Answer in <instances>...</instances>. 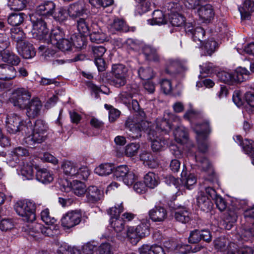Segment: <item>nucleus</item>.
<instances>
[{"label": "nucleus", "instance_id": "obj_9", "mask_svg": "<svg viewBox=\"0 0 254 254\" xmlns=\"http://www.w3.org/2000/svg\"><path fill=\"white\" fill-rule=\"evenodd\" d=\"M82 218L81 210L69 211L63 215L61 219V225L64 229H69L78 225Z\"/></svg>", "mask_w": 254, "mask_h": 254}, {"label": "nucleus", "instance_id": "obj_36", "mask_svg": "<svg viewBox=\"0 0 254 254\" xmlns=\"http://www.w3.org/2000/svg\"><path fill=\"white\" fill-rule=\"evenodd\" d=\"M144 183L146 187L154 189L159 184V177L154 173L149 172L144 176Z\"/></svg>", "mask_w": 254, "mask_h": 254}, {"label": "nucleus", "instance_id": "obj_59", "mask_svg": "<svg viewBox=\"0 0 254 254\" xmlns=\"http://www.w3.org/2000/svg\"><path fill=\"white\" fill-rule=\"evenodd\" d=\"M111 83L116 87H120L127 83V76L113 75Z\"/></svg>", "mask_w": 254, "mask_h": 254}, {"label": "nucleus", "instance_id": "obj_3", "mask_svg": "<svg viewBox=\"0 0 254 254\" xmlns=\"http://www.w3.org/2000/svg\"><path fill=\"white\" fill-rule=\"evenodd\" d=\"M61 168L63 173L71 178L86 180L90 174L88 168L84 166H80L77 163L65 161L63 162Z\"/></svg>", "mask_w": 254, "mask_h": 254}, {"label": "nucleus", "instance_id": "obj_20", "mask_svg": "<svg viewBox=\"0 0 254 254\" xmlns=\"http://www.w3.org/2000/svg\"><path fill=\"white\" fill-rule=\"evenodd\" d=\"M90 38L92 42L101 43L107 40L105 33L103 32L96 23H92L90 31Z\"/></svg>", "mask_w": 254, "mask_h": 254}, {"label": "nucleus", "instance_id": "obj_14", "mask_svg": "<svg viewBox=\"0 0 254 254\" xmlns=\"http://www.w3.org/2000/svg\"><path fill=\"white\" fill-rule=\"evenodd\" d=\"M155 131L150 130L148 132V136L152 141L151 148L153 151L158 152L164 150L165 146L167 144L166 140L161 136H158L156 133L154 134Z\"/></svg>", "mask_w": 254, "mask_h": 254}, {"label": "nucleus", "instance_id": "obj_46", "mask_svg": "<svg viewBox=\"0 0 254 254\" xmlns=\"http://www.w3.org/2000/svg\"><path fill=\"white\" fill-rule=\"evenodd\" d=\"M205 31L200 27H197L194 28V31L191 35L193 41L195 42H199V47H201L202 44V40L205 35Z\"/></svg>", "mask_w": 254, "mask_h": 254}, {"label": "nucleus", "instance_id": "obj_38", "mask_svg": "<svg viewBox=\"0 0 254 254\" xmlns=\"http://www.w3.org/2000/svg\"><path fill=\"white\" fill-rule=\"evenodd\" d=\"M26 17V15L22 12L11 13L8 17V23L12 26L21 24Z\"/></svg>", "mask_w": 254, "mask_h": 254}, {"label": "nucleus", "instance_id": "obj_22", "mask_svg": "<svg viewBox=\"0 0 254 254\" xmlns=\"http://www.w3.org/2000/svg\"><path fill=\"white\" fill-rule=\"evenodd\" d=\"M197 205L203 211L208 212L213 208V203L203 192H200L196 198Z\"/></svg>", "mask_w": 254, "mask_h": 254}, {"label": "nucleus", "instance_id": "obj_28", "mask_svg": "<svg viewBox=\"0 0 254 254\" xmlns=\"http://www.w3.org/2000/svg\"><path fill=\"white\" fill-rule=\"evenodd\" d=\"M181 181L182 185L188 190H191V187L196 183V178L194 174L188 175L187 171L183 169L181 173Z\"/></svg>", "mask_w": 254, "mask_h": 254}, {"label": "nucleus", "instance_id": "obj_29", "mask_svg": "<svg viewBox=\"0 0 254 254\" xmlns=\"http://www.w3.org/2000/svg\"><path fill=\"white\" fill-rule=\"evenodd\" d=\"M91 20L89 18H80L77 21V28L78 32L83 36L88 35L91 30L90 26Z\"/></svg>", "mask_w": 254, "mask_h": 254}, {"label": "nucleus", "instance_id": "obj_11", "mask_svg": "<svg viewBox=\"0 0 254 254\" xmlns=\"http://www.w3.org/2000/svg\"><path fill=\"white\" fill-rule=\"evenodd\" d=\"M23 230L29 235L34 237L36 234L41 233L45 236H48L51 232V230L45 227L42 224L34 223L26 225L23 227Z\"/></svg>", "mask_w": 254, "mask_h": 254}, {"label": "nucleus", "instance_id": "obj_44", "mask_svg": "<svg viewBox=\"0 0 254 254\" xmlns=\"http://www.w3.org/2000/svg\"><path fill=\"white\" fill-rule=\"evenodd\" d=\"M242 146L245 153L251 158H254V141L251 139H245L243 141Z\"/></svg>", "mask_w": 254, "mask_h": 254}, {"label": "nucleus", "instance_id": "obj_48", "mask_svg": "<svg viewBox=\"0 0 254 254\" xmlns=\"http://www.w3.org/2000/svg\"><path fill=\"white\" fill-rule=\"evenodd\" d=\"M185 17L178 13L170 15V22L173 26L180 27L185 24Z\"/></svg>", "mask_w": 254, "mask_h": 254}, {"label": "nucleus", "instance_id": "obj_54", "mask_svg": "<svg viewBox=\"0 0 254 254\" xmlns=\"http://www.w3.org/2000/svg\"><path fill=\"white\" fill-rule=\"evenodd\" d=\"M138 74L142 80H148L152 78L154 75L152 69L149 67H140L138 70Z\"/></svg>", "mask_w": 254, "mask_h": 254}, {"label": "nucleus", "instance_id": "obj_15", "mask_svg": "<svg viewBox=\"0 0 254 254\" xmlns=\"http://www.w3.org/2000/svg\"><path fill=\"white\" fill-rule=\"evenodd\" d=\"M86 11L85 3L79 1L70 4L67 9L69 16L72 19L83 16Z\"/></svg>", "mask_w": 254, "mask_h": 254}, {"label": "nucleus", "instance_id": "obj_45", "mask_svg": "<svg viewBox=\"0 0 254 254\" xmlns=\"http://www.w3.org/2000/svg\"><path fill=\"white\" fill-rule=\"evenodd\" d=\"M214 245L216 249L220 251H225L229 249V243L228 240L224 237H220L214 241Z\"/></svg>", "mask_w": 254, "mask_h": 254}, {"label": "nucleus", "instance_id": "obj_16", "mask_svg": "<svg viewBox=\"0 0 254 254\" xmlns=\"http://www.w3.org/2000/svg\"><path fill=\"white\" fill-rule=\"evenodd\" d=\"M86 201L95 203L100 200L103 196V191L97 187L89 186L86 190Z\"/></svg>", "mask_w": 254, "mask_h": 254}, {"label": "nucleus", "instance_id": "obj_56", "mask_svg": "<svg viewBox=\"0 0 254 254\" xmlns=\"http://www.w3.org/2000/svg\"><path fill=\"white\" fill-rule=\"evenodd\" d=\"M124 207L122 203L116 204L114 207H111L108 211V214L111 216V220L120 218L119 216L121 212L123 211Z\"/></svg>", "mask_w": 254, "mask_h": 254}, {"label": "nucleus", "instance_id": "obj_52", "mask_svg": "<svg viewBox=\"0 0 254 254\" xmlns=\"http://www.w3.org/2000/svg\"><path fill=\"white\" fill-rule=\"evenodd\" d=\"M73 44L75 45L72 41V38L70 40L64 38L62 41H60L58 44L56 45L55 46L61 51L65 52L70 51Z\"/></svg>", "mask_w": 254, "mask_h": 254}, {"label": "nucleus", "instance_id": "obj_12", "mask_svg": "<svg viewBox=\"0 0 254 254\" xmlns=\"http://www.w3.org/2000/svg\"><path fill=\"white\" fill-rule=\"evenodd\" d=\"M42 107L41 101L38 98H33L28 103H27L26 107V115L30 118H34L38 116Z\"/></svg>", "mask_w": 254, "mask_h": 254}, {"label": "nucleus", "instance_id": "obj_40", "mask_svg": "<svg viewBox=\"0 0 254 254\" xmlns=\"http://www.w3.org/2000/svg\"><path fill=\"white\" fill-rule=\"evenodd\" d=\"M200 153L202 152L198 150V152L195 154L194 158L198 163L199 167L201 168L202 170L206 171L210 168V164L207 159L203 155H199ZM204 152H203V153Z\"/></svg>", "mask_w": 254, "mask_h": 254}, {"label": "nucleus", "instance_id": "obj_21", "mask_svg": "<svg viewBox=\"0 0 254 254\" xmlns=\"http://www.w3.org/2000/svg\"><path fill=\"white\" fill-rule=\"evenodd\" d=\"M191 213L189 209L184 206H179L174 212L175 219L182 223H188L191 219Z\"/></svg>", "mask_w": 254, "mask_h": 254}, {"label": "nucleus", "instance_id": "obj_50", "mask_svg": "<svg viewBox=\"0 0 254 254\" xmlns=\"http://www.w3.org/2000/svg\"><path fill=\"white\" fill-rule=\"evenodd\" d=\"M21 175L23 180H31L34 176L33 167L29 164H24L20 170Z\"/></svg>", "mask_w": 254, "mask_h": 254}, {"label": "nucleus", "instance_id": "obj_6", "mask_svg": "<svg viewBox=\"0 0 254 254\" xmlns=\"http://www.w3.org/2000/svg\"><path fill=\"white\" fill-rule=\"evenodd\" d=\"M30 19L33 24L31 32L33 37L44 41L45 38L48 36L49 32L46 23L42 17H37L35 14H30Z\"/></svg>", "mask_w": 254, "mask_h": 254}, {"label": "nucleus", "instance_id": "obj_53", "mask_svg": "<svg viewBox=\"0 0 254 254\" xmlns=\"http://www.w3.org/2000/svg\"><path fill=\"white\" fill-rule=\"evenodd\" d=\"M72 189L73 193L78 196H81L86 193V186L84 183L80 181L74 182Z\"/></svg>", "mask_w": 254, "mask_h": 254}, {"label": "nucleus", "instance_id": "obj_47", "mask_svg": "<svg viewBox=\"0 0 254 254\" xmlns=\"http://www.w3.org/2000/svg\"><path fill=\"white\" fill-rule=\"evenodd\" d=\"M26 0H8L7 5L11 9L14 10H22L26 6Z\"/></svg>", "mask_w": 254, "mask_h": 254}, {"label": "nucleus", "instance_id": "obj_34", "mask_svg": "<svg viewBox=\"0 0 254 254\" xmlns=\"http://www.w3.org/2000/svg\"><path fill=\"white\" fill-rule=\"evenodd\" d=\"M140 158L143 162L144 165L147 166L149 168H155L158 165L157 160L149 152H142L140 155Z\"/></svg>", "mask_w": 254, "mask_h": 254}, {"label": "nucleus", "instance_id": "obj_19", "mask_svg": "<svg viewBox=\"0 0 254 254\" xmlns=\"http://www.w3.org/2000/svg\"><path fill=\"white\" fill-rule=\"evenodd\" d=\"M18 53L25 59H31L35 56L36 52L33 45L26 41L16 47Z\"/></svg>", "mask_w": 254, "mask_h": 254}, {"label": "nucleus", "instance_id": "obj_32", "mask_svg": "<svg viewBox=\"0 0 254 254\" xmlns=\"http://www.w3.org/2000/svg\"><path fill=\"white\" fill-rule=\"evenodd\" d=\"M235 83H238L247 80L250 74L249 71L245 67H239L233 71Z\"/></svg>", "mask_w": 254, "mask_h": 254}, {"label": "nucleus", "instance_id": "obj_55", "mask_svg": "<svg viewBox=\"0 0 254 254\" xmlns=\"http://www.w3.org/2000/svg\"><path fill=\"white\" fill-rule=\"evenodd\" d=\"M41 220L47 225H52L56 222V219L50 215L48 208L43 210L40 214Z\"/></svg>", "mask_w": 254, "mask_h": 254}, {"label": "nucleus", "instance_id": "obj_31", "mask_svg": "<svg viewBox=\"0 0 254 254\" xmlns=\"http://www.w3.org/2000/svg\"><path fill=\"white\" fill-rule=\"evenodd\" d=\"M36 177L38 181L43 184H47L53 180V174L46 169H39L37 170Z\"/></svg>", "mask_w": 254, "mask_h": 254}, {"label": "nucleus", "instance_id": "obj_7", "mask_svg": "<svg viewBox=\"0 0 254 254\" xmlns=\"http://www.w3.org/2000/svg\"><path fill=\"white\" fill-rule=\"evenodd\" d=\"M31 97V93L28 90L24 88H18L13 91L9 101L14 106L19 109H24Z\"/></svg>", "mask_w": 254, "mask_h": 254}, {"label": "nucleus", "instance_id": "obj_2", "mask_svg": "<svg viewBox=\"0 0 254 254\" xmlns=\"http://www.w3.org/2000/svg\"><path fill=\"white\" fill-rule=\"evenodd\" d=\"M192 128L196 134L198 149L200 151L206 152L208 149L207 138L211 132L210 122L205 120L201 123L196 124Z\"/></svg>", "mask_w": 254, "mask_h": 254}, {"label": "nucleus", "instance_id": "obj_61", "mask_svg": "<svg viewBox=\"0 0 254 254\" xmlns=\"http://www.w3.org/2000/svg\"><path fill=\"white\" fill-rule=\"evenodd\" d=\"M125 23L123 20L115 19L113 23L110 24V30L112 33H115L117 31L124 30Z\"/></svg>", "mask_w": 254, "mask_h": 254}, {"label": "nucleus", "instance_id": "obj_35", "mask_svg": "<svg viewBox=\"0 0 254 254\" xmlns=\"http://www.w3.org/2000/svg\"><path fill=\"white\" fill-rule=\"evenodd\" d=\"M199 17L203 20H208L213 17L214 12L212 6L210 4L202 6L197 10Z\"/></svg>", "mask_w": 254, "mask_h": 254}, {"label": "nucleus", "instance_id": "obj_17", "mask_svg": "<svg viewBox=\"0 0 254 254\" xmlns=\"http://www.w3.org/2000/svg\"><path fill=\"white\" fill-rule=\"evenodd\" d=\"M150 219L153 222H163L167 217V211L165 208L161 206H155L148 212Z\"/></svg>", "mask_w": 254, "mask_h": 254}, {"label": "nucleus", "instance_id": "obj_57", "mask_svg": "<svg viewBox=\"0 0 254 254\" xmlns=\"http://www.w3.org/2000/svg\"><path fill=\"white\" fill-rule=\"evenodd\" d=\"M137 234V232L133 227H129L126 234V236L133 245H136L141 239Z\"/></svg>", "mask_w": 254, "mask_h": 254}, {"label": "nucleus", "instance_id": "obj_60", "mask_svg": "<svg viewBox=\"0 0 254 254\" xmlns=\"http://www.w3.org/2000/svg\"><path fill=\"white\" fill-rule=\"evenodd\" d=\"M32 128L40 131L42 132L48 133L49 127L47 124L42 120H37L33 125H32Z\"/></svg>", "mask_w": 254, "mask_h": 254}, {"label": "nucleus", "instance_id": "obj_51", "mask_svg": "<svg viewBox=\"0 0 254 254\" xmlns=\"http://www.w3.org/2000/svg\"><path fill=\"white\" fill-rule=\"evenodd\" d=\"M68 11L64 8L61 7L57 9V11L54 12L52 15L54 18L59 22H63L67 18Z\"/></svg>", "mask_w": 254, "mask_h": 254}, {"label": "nucleus", "instance_id": "obj_5", "mask_svg": "<svg viewBox=\"0 0 254 254\" xmlns=\"http://www.w3.org/2000/svg\"><path fill=\"white\" fill-rule=\"evenodd\" d=\"M22 133L26 136L25 141L28 145H34L36 143L43 142L46 139L48 134L32 128V124L30 121L23 127Z\"/></svg>", "mask_w": 254, "mask_h": 254}, {"label": "nucleus", "instance_id": "obj_37", "mask_svg": "<svg viewBox=\"0 0 254 254\" xmlns=\"http://www.w3.org/2000/svg\"><path fill=\"white\" fill-rule=\"evenodd\" d=\"M114 166L111 163H105L100 165L95 169V173L101 176H106L112 173Z\"/></svg>", "mask_w": 254, "mask_h": 254}, {"label": "nucleus", "instance_id": "obj_58", "mask_svg": "<svg viewBox=\"0 0 254 254\" xmlns=\"http://www.w3.org/2000/svg\"><path fill=\"white\" fill-rule=\"evenodd\" d=\"M202 117V114L199 111L191 109L188 111L184 115V119L188 120L190 121V123L192 124V122L193 120L199 119ZM192 127L193 126L191 124Z\"/></svg>", "mask_w": 254, "mask_h": 254}, {"label": "nucleus", "instance_id": "obj_64", "mask_svg": "<svg viewBox=\"0 0 254 254\" xmlns=\"http://www.w3.org/2000/svg\"><path fill=\"white\" fill-rule=\"evenodd\" d=\"M112 75H119L127 76V69L122 64H114L112 69Z\"/></svg>", "mask_w": 254, "mask_h": 254}, {"label": "nucleus", "instance_id": "obj_39", "mask_svg": "<svg viewBox=\"0 0 254 254\" xmlns=\"http://www.w3.org/2000/svg\"><path fill=\"white\" fill-rule=\"evenodd\" d=\"M240 237L244 241H248L254 237V222L251 226H245L242 229Z\"/></svg>", "mask_w": 254, "mask_h": 254}, {"label": "nucleus", "instance_id": "obj_10", "mask_svg": "<svg viewBox=\"0 0 254 254\" xmlns=\"http://www.w3.org/2000/svg\"><path fill=\"white\" fill-rule=\"evenodd\" d=\"M5 126L7 132L10 134H14L18 131L22 132V128L25 126L23 125L18 116L11 113L6 116Z\"/></svg>", "mask_w": 254, "mask_h": 254}, {"label": "nucleus", "instance_id": "obj_18", "mask_svg": "<svg viewBox=\"0 0 254 254\" xmlns=\"http://www.w3.org/2000/svg\"><path fill=\"white\" fill-rule=\"evenodd\" d=\"M64 33L62 28L60 27H56L52 30L51 32L48 36L45 38L44 42L50 44L53 46L58 44L60 41H62L64 39Z\"/></svg>", "mask_w": 254, "mask_h": 254}, {"label": "nucleus", "instance_id": "obj_33", "mask_svg": "<svg viewBox=\"0 0 254 254\" xmlns=\"http://www.w3.org/2000/svg\"><path fill=\"white\" fill-rule=\"evenodd\" d=\"M11 38L16 42V47L26 41L25 34L19 27H13L10 29Z\"/></svg>", "mask_w": 254, "mask_h": 254}, {"label": "nucleus", "instance_id": "obj_8", "mask_svg": "<svg viewBox=\"0 0 254 254\" xmlns=\"http://www.w3.org/2000/svg\"><path fill=\"white\" fill-rule=\"evenodd\" d=\"M180 120L179 117L176 115L169 112H166L163 118L157 119L156 131H154L161 133L162 134H167L170 131L172 127L170 122H179ZM156 133L157 134V132Z\"/></svg>", "mask_w": 254, "mask_h": 254}, {"label": "nucleus", "instance_id": "obj_26", "mask_svg": "<svg viewBox=\"0 0 254 254\" xmlns=\"http://www.w3.org/2000/svg\"><path fill=\"white\" fill-rule=\"evenodd\" d=\"M1 59L3 62L7 63L13 65H17L20 63L19 58L9 50L5 49L0 50Z\"/></svg>", "mask_w": 254, "mask_h": 254}, {"label": "nucleus", "instance_id": "obj_63", "mask_svg": "<svg viewBox=\"0 0 254 254\" xmlns=\"http://www.w3.org/2000/svg\"><path fill=\"white\" fill-rule=\"evenodd\" d=\"M129 170L128 167L126 165H121L117 167L114 172L115 176L119 178L120 180H122L123 178L125 177L126 175L130 172Z\"/></svg>", "mask_w": 254, "mask_h": 254}, {"label": "nucleus", "instance_id": "obj_42", "mask_svg": "<svg viewBox=\"0 0 254 254\" xmlns=\"http://www.w3.org/2000/svg\"><path fill=\"white\" fill-rule=\"evenodd\" d=\"M152 19L150 24L151 25H162L166 23V19L165 18L163 12L159 10H155L152 14Z\"/></svg>", "mask_w": 254, "mask_h": 254}, {"label": "nucleus", "instance_id": "obj_41", "mask_svg": "<svg viewBox=\"0 0 254 254\" xmlns=\"http://www.w3.org/2000/svg\"><path fill=\"white\" fill-rule=\"evenodd\" d=\"M233 72H227L221 71L219 72L217 75L218 79L222 82L229 85L235 84Z\"/></svg>", "mask_w": 254, "mask_h": 254}, {"label": "nucleus", "instance_id": "obj_43", "mask_svg": "<svg viewBox=\"0 0 254 254\" xmlns=\"http://www.w3.org/2000/svg\"><path fill=\"white\" fill-rule=\"evenodd\" d=\"M28 151L22 147H18L14 148L10 154L11 160L15 163H17L19 161V157H22L28 154Z\"/></svg>", "mask_w": 254, "mask_h": 254}, {"label": "nucleus", "instance_id": "obj_27", "mask_svg": "<svg viewBox=\"0 0 254 254\" xmlns=\"http://www.w3.org/2000/svg\"><path fill=\"white\" fill-rule=\"evenodd\" d=\"M138 251L140 254H165L162 247L157 245H143Z\"/></svg>", "mask_w": 254, "mask_h": 254}, {"label": "nucleus", "instance_id": "obj_4", "mask_svg": "<svg viewBox=\"0 0 254 254\" xmlns=\"http://www.w3.org/2000/svg\"><path fill=\"white\" fill-rule=\"evenodd\" d=\"M35 203L31 200L18 201L15 206V210L24 221L33 222L36 219Z\"/></svg>", "mask_w": 254, "mask_h": 254}, {"label": "nucleus", "instance_id": "obj_13", "mask_svg": "<svg viewBox=\"0 0 254 254\" xmlns=\"http://www.w3.org/2000/svg\"><path fill=\"white\" fill-rule=\"evenodd\" d=\"M55 8L56 4L53 1H45L36 7L35 14L49 17L53 15Z\"/></svg>", "mask_w": 254, "mask_h": 254}, {"label": "nucleus", "instance_id": "obj_1", "mask_svg": "<svg viewBox=\"0 0 254 254\" xmlns=\"http://www.w3.org/2000/svg\"><path fill=\"white\" fill-rule=\"evenodd\" d=\"M132 108L135 112L133 117H129L126 122V127L128 130V136L137 139L141 136V132L149 127V123L144 120L145 114L140 109L136 100H132Z\"/></svg>", "mask_w": 254, "mask_h": 254}, {"label": "nucleus", "instance_id": "obj_23", "mask_svg": "<svg viewBox=\"0 0 254 254\" xmlns=\"http://www.w3.org/2000/svg\"><path fill=\"white\" fill-rule=\"evenodd\" d=\"M186 61L179 60H170L168 61L165 72L168 74L178 72L180 69H185Z\"/></svg>", "mask_w": 254, "mask_h": 254}, {"label": "nucleus", "instance_id": "obj_25", "mask_svg": "<svg viewBox=\"0 0 254 254\" xmlns=\"http://www.w3.org/2000/svg\"><path fill=\"white\" fill-rule=\"evenodd\" d=\"M16 71L12 66L6 64H0V79L1 80H10L16 76Z\"/></svg>", "mask_w": 254, "mask_h": 254}, {"label": "nucleus", "instance_id": "obj_24", "mask_svg": "<svg viewBox=\"0 0 254 254\" xmlns=\"http://www.w3.org/2000/svg\"><path fill=\"white\" fill-rule=\"evenodd\" d=\"M242 19H249L251 13L254 12V1L253 0H245L242 6L239 7Z\"/></svg>", "mask_w": 254, "mask_h": 254}, {"label": "nucleus", "instance_id": "obj_30", "mask_svg": "<svg viewBox=\"0 0 254 254\" xmlns=\"http://www.w3.org/2000/svg\"><path fill=\"white\" fill-rule=\"evenodd\" d=\"M174 135L175 140L178 143H184L188 140V130L185 127L180 126L175 128L174 131Z\"/></svg>", "mask_w": 254, "mask_h": 254}, {"label": "nucleus", "instance_id": "obj_49", "mask_svg": "<svg viewBox=\"0 0 254 254\" xmlns=\"http://www.w3.org/2000/svg\"><path fill=\"white\" fill-rule=\"evenodd\" d=\"M111 227L117 233L122 232L125 229V221L123 218H116L111 220Z\"/></svg>", "mask_w": 254, "mask_h": 254}, {"label": "nucleus", "instance_id": "obj_62", "mask_svg": "<svg viewBox=\"0 0 254 254\" xmlns=\"http://www.w3.org/2000/svg\"><path fill=\"white\" fill-rule=\"evenodd\" d=\"M62 254H80L79 250L74 247H71L65 244L62 245L58 249Z\"/></svg>", "mask_w": 254, "mask_h": 254}]
</instances>
